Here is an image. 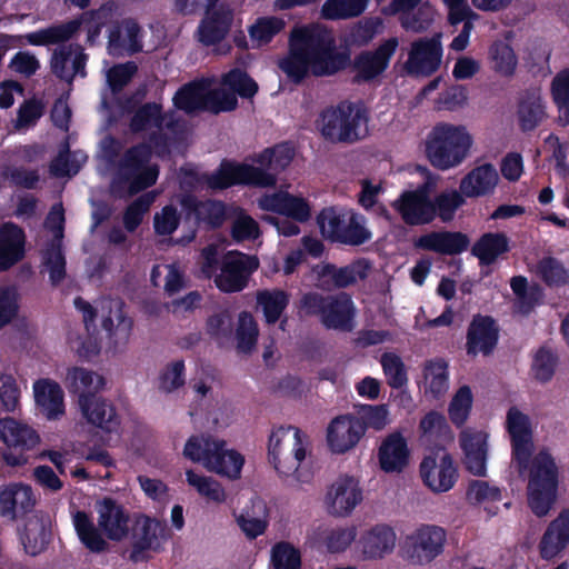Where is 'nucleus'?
Wrapping results in <instances>:
<instances>
[{"mask_svg":"<svg viewBox=\"0 0 569 569\" xmlns=\"http://www.w3.org/2000/svg\"><path fill=\"white\" fill-rule=\"evenodd\" d=\"M350 64V54L337 49L330 30L318 23L295 26L288 38V52L278 62L279 69L293 83H301L311 72L329 77Z\"/></svg>","mask_w":569,"mask_h":569,"instance_id":"1","label":"nucleus"},{"mask_svg":"<svg viewBox=\"0 0 569 569\" xmlns=\"http://www.w3.org/2000/svg\"><path fill=\"white\" fill-rule=\"evenodd\" d=\"M512 461L520 475H528V505L539 518L548 515L557 499L559 470L548 449H541L532 457V435L511 439Z\"/></svg>","mask_w":569,"mask_h":569,"instance_id":"2","label":"nucleus"},{"mask_svg":"<svg viewBox=\"0 0 569 569\" xmlns=\"http://www.w3.org/2000/svg\"><path fill=\"white\" fill-rule=\"evenodd\" d=\"M98 528L86 511H77L73 525L80 541L92 552L104 551L108 543L99 530L112 541H121L129 532V513L122 505L111 497H104L97 503Z\"/></svg>","mask_w":569,"mask_h":569,"instance_id":"3","label":"nucleus"},{"mask_svg":"<svg viewBox=\"0 0 569 569\" xmlns=\"http://www.w3.org/2000/svg\"><path fill=\"white\" fill-rule=\"evenodd\" d=\"M370 113L362 101L342 100L320 112L318 127L325 140L352 144L368 136Z\"/></svg>","mask_w":569,"mask_h":569,"instance_id":"4","label":"nucleus"},{"mask_svg":"<svg viewBox=\"0 0 569 569\" xmlns=\"http://www.w3.org/2000/svg\"><path fill=\"white\" fill-rule=\"evenodd\" d=\"M307 436L299 428L280 426L272 430L268 442V459L280 476H292L298 482L308 483L313 477L303 467L307 457Z\"/></svg>","mask_w":569,"mask_h":569,"instance_id":"5","label":"nucleus"},{"mask_svg":"<svg viewBox=\"0 0 569 569\" xmlns=\"http://www.w3.org/2000/svg\"><path fill=\"white\" fill-rule=\"evenodd\" d=\"M151 148L140 142L128 148L122 154L111 188L119 197L136 196L156 184L159 167L150 164Z\"/></svg>","mask_w":569,"mask_h":569,"instance_id":"6","label":"nucleus"},{"mask_svg":"<svg viewBox=\"0 0 569 569\" xmlns=\"http://www.w3.org/2000/svg\"><path fill=\"white\" fill-rule=\"evenodd\" d=\"M473 139L465 126L437 123L426 140V157L438 170L458 167L468 157Z\"/></svg>","mask_w":569,"mask_h":569,"instance_id":"7","label":"nucleus"},{"mask_svg":"<svg viewBox=\"0 0 569 569\" xmlns=\"http://www.w3.org/2000/svg\"><path fill=\"white\" fill-rule=\"evenodd\" d=\"M446 543L445 528L420 523L400 541V556L412 566L426 567L443 555Z\"/></svg>","mask_w":569,"mask_h":569,"instance_id":"8","label":"nucleus"},{"mask_svg":"<svg viewBox=\"0 0 569 569\" xmlns=\"http://www.w3.org/2000/svg\"><path fill=\"white\" fill-rule=\"evenodd\" d=\"M82 21L72 19L60 24H53L33 32L26 33L23 38L31 46L62 44L54 49L50 59L51 72L60 80L66 81L68 77L67 64L73 54L74 43L63 44L71 40L80 30Z\"/></svg>","mask_w":569,"mask_h":569,"instance_id":"9","label":"nucleus"},{"mask_svg":"<svg viewBox=\"0 0 569 569\" xmlns=\"http://www.w3.org/2000/svg\"><path fill=\"white\" fill-rule=\"evenodd\" d=\"M317 224L321 234L331 242L361 246L371 239V232L359 222L357 214L335 206L318 213Z\"/></svg>","mask_w":569,"mask_h":569,"instance_id":"10","label":"nucleus"},{"mask_svg":"<svg viewBox=\"0 0 569 569\" xmlns=\"http://www.w3.org/2000/svg\"><path fill=\"white\" fill-rule=\"evenodd\" d=\"M211 190H226L234 186L271 188L277 183V176L263 168L224 159L219 167L204 177Z\"/></svg>","mask_w":569,"mask_h":569,"instance_id":"11","label":"nucleus"},{"mask_svg":"<svg viewBox=\"0 0 569 569\" xmlns=\"http://www.w3.org/2000/svg\"><path fill=\"white\" fill-rule=\"evenodd\" d=\"M259 260L239 251L227 252L221 261L220 273L214 277L216 287L226 293L242 291L250 276L258 269Z\"/></svg>","mask_w":569,"mask_h":569,"instance_id":"12","label":"nucleus"},{"mask_svg":"<svg viewBox=\"0 0 569 569\" xmlns=\"http://www.w3.org/2000/svg\"><path fill=\"white\" fill-rule=\"evenodd\" d=\"M399 46L397 37H390L383 40L373 50H363L359 52L351 63L355 71L353 83H368L382 76L389 68L390 61Z\"/></svg>","mask_w":569,"mask_h":569,"instance_id":"13","label":"nucleus"},{"mask_svg":"<svg viewBox=\"0 0 569 569\" xmlns=\"http://www.w3.org/2000/svg\"><path fill=\"white\" fill-rule=\"evenodd\" d=\"M420 477L423 483L433 492H447L453 488L458 470L452 457L443 447H438L425 456L420 467Z\"/></svg>","mask_w":569,"mask_h":569,"instance_id":"14","label":"nucleus"},{"mask_svg":"<svg viewBox=\"0 0 569 569\" xmlns=\"http://www.w3.org/2000/svg\"><path fill=\"white\" fill-rule=\"evenodd\" d=\"M442 52L439 33L413 41L405 63L407 73L415 77L432 76L440 68Z\"/></svg>","mask_w":569,"mask_h":569,"instance_id":"15","label":"nucleus"},{"mask_svg":"<svg viewBox=\"0 0 569 569\" xmlns=\"http://www.w3.org/2000/svg\"><path fill=\"white\" fill-rule=\"evenodd\" d=\"M499 326L491 316L475 315L467 328V355L470 357L480 353L485 357L492 355L499 341Z\"/></svg>","mask_w":569,"mask_h":569,"instance_id":"16","label":"nucleus"},{"mask_svg":"<svg viewBox=\"0 0 569 569\" xmlns=\"http://www.w3.org/2000/svg\"><path fill=\"white\" fill-rule=\"evenodd\" d=\"M392 207L407 226H423L435 220L433 202L423 188L403 191Z\"/></svg>","mask_w":569,"mask_h":569,"instance_id":"17","label":"nucleus"},{"mask_svg":"<svg viewBox=\"0 0 569 569\" xmlns=\"http://www.w3.org/2000/svg\"><path fill=\"white\" fill-rule=\"evenodd\" d=\"M180 206L187 220H193L197 226L208 229L220 228L227 218V207L221 200H200L194 194L187 193L181 197Z\"/></svg>","mask_w":569,"mask_h":569,"instance_id":"18","label":"nucleus"},{"mask_svg":"<svg viewBox=\"0 0 569 569\" xmlns=\"http://www.w3.org/2000/svg\"><path fill=\"white\" fill-rule=\"evenodd\" d=\"M366 433V423L353 415L332 419L327 429V442L335 453H345L357 446Z\"/></svg>","mask_w":569,"mask_h":569,"instance_id":"19","label":"nucleus"},{"mask_svg":"<svg viewBox=\"0 0 569 569\" xmlns=\"http://www.w3.org/2000/svg\"><path fill=\"white\" fill-rule=\"evenodd\" d=\"M370 269V261L366 258H359L343 267L326 262L317 266L313 271L325 287L332 286L336 289H345L356 284L359 280L367 279Z\"/></svg>","mask_w":569,"mask_h":569,"instance_id":"20","label":"nucleus"},{"mask_svg":"<svg viewBox=\"0 0 569 569\" xmlns=\"http://www.w3.org/2000/svg\"><path fill=\"white\" fill-rule=\"evenodd\" d=\"M37 498L32 487L23 482H9L0 490V516L14 521L31 513Z\"/></svg>","mask_w":569,"mask_h":569,"instance_id":"21","label":"nucleus"},{"mask_svg":"<svg viewBox=\"0 0 569 569\" xmlns=\"http://www.w3.org/2000/svg\"><path fill=\"white\" fill-rule=\"evenodd\" d=\"M167 527L156 518L144 516L137 521L132 533L130 559L134 562L148 559L149 550L159 551Z\"/></svg>","mask_w":569,"mask_h":569,"instance_id":"22","label":"nucleus"},{"mask_svg":"<svg viewBox=\"0 0 569 569\" xmlns=\"http://www.w3.org/2000/svg\"><path fill=\"white\" fill-rule=\"evenodd\" d=\"M78 401L81 412L89 423L106 433L119 431L121 419L111 402L94 393L81 395Z\"/></svg>","mask_w":569,"mask_h":569,"instance_id":"23","label":"nucleus"},{"mask_svg":"<svg viewBox=\"0 0 569 569\" xmlns=\"http://www.w3.org/2000/svg\"><path fill=\"white\" fill-rule=\"evenodd\" d=\"M233 18V10L227 3L219 4L216 10L206 11L197 29L198 41L206 47L220 43L230 32Z\"/></svg>","mask_w":569,"mask_h":569,"instance_id":"24","label":"nucleus"},{"mask_svg":"<svg viewBox=\"0 0 569 569\" xmlns=\"http://www.w3.org/2000/svg\"><path fill=\"white\" fill-rule=\"evenodd\" d=\"M141 27L132 19L127 18L114 23L108 36V51L111 56L120 57L127 53L133 56L143 49Z\"/></svg>","mask_w":569,"mask_h":569,"instance_id":"25","label":"nucleus"},{"mask_svg":"<svg viewBox=\"0 0 569 569\" xmlns=\"http://www.w3.org/2000/svg\"><path fill=\"white\" fill-rule=\"evenodd\" d=\"M356 308L347 292L328 295V301L320 320L321 325L329 330L350 332L355 328Z\"/></svg>","mask_w":569,"mask_h":569,"instance_id":"26","label":"nucleus"},{"mask_svg":"<svg viewBox=\"0 0 569 569\" xmlns=\"http://www.w3.org/2000/svg\"><path fill=\"white\" fill-rule=\"evenodd\" d=\"M410 461V449L407 439L400 431L386 436L378 448V462L387 473L402 472Z\"/></svg>","mask_w":569,"mask_h":569,"instance_id":"27","label":"nucleus"},{"mask_svg":"<svg viewBox=\"0 0 569 569\" xmlns=\"http://www.w3.org/2000/svg\"><path fill=\"white\" fill-rule=\"evenodd\" d=\"M362 500V491L353 477L339 478L327 495L328 511L330 515L345 517L351 513Z\"/></svg>","mask_w":569,"mask_h":569,"instance_id":"28","label":"nucleus"},{"mask_svg":"<svg viewBox=\"0 0 569 569\" xmlns=\"http://www.w3.org/2000/svg\"><path fill=\"white\" fill-rule=\"evenodd\" d=\"M569 545V508L562 509L546 528L539 545V555L543 560L558 557Z\"/></svg>","mask_w":569,"mask_h":569,"instance_id":"29","label":"nucleus"},{"mask_svg":"<svg viewBox=\"0 0 569 569\" xmlns=\"http://www.w3.org/2000/svg\"><path fill=\"white\" fill-rule=\"evenodd\" d=\"M470 240L460 231H431L417 238L415 248L433 251L440 254L455 256L465 252Z\"/></svg>","mask_w":569,"mask_h":569,"instance_id":"30","label":"nucleus"},{"mask_svg":"<svg viewBox=\"0 0 569 569\" xmlns=\"http://www.w3.org/2000/svg\"><path fill=\"white\" fill-rule=\"evenodd\" d=\"M396 531L387 523H378L365 531L359 540L365 559L378 560L391 553L396 546Z\"/></svg>","mask_w":569,"mask_h":569,"instance_id":"31","label":"nucleus"},{"mask_svg":"<svg viewBox=\"0 0 569 569\" xmlns=\"http://www.w3.org/2000/svg\"><path fill=\"white\" fill-rule=\"evenodd\" d=\"M106 309L108 315L102 316V329L116 346L126 343L130 338L133 321L124 312V302L120 299H109L102 305V311Z\"/></svg>","mask_w":569,"mask_h":569,"instance_id":"32","label":"nucleus"},{"mask_svg":"<svg viewBox=\"0 0 569 569\" xmlns=\"http://www.w3.org/2000/svg\"><path fill=\"white\" fill-rule=\"evenodd\" d=\"M177 120L173 112H164L160 102H146L132 114L129 128L133 133L144 132L151 128L173 130Z\"/></svg>","mask_w":569,"mask_h":569,"instance_id":"33","label":"nucleus"},{"mask_svg":"<svg viewBox=\"0 0 569 569\" xmlns=\"http://www.w3.org/2000/svg\"><path fill=\"white\" fill-rule=\"evenodd\" d=\"M460 446L463 451V465L468 472L477 477L487 473V435L483 432H462Z\"/></svg>","mask_w":569,"mask_h":569,"instance_id":"34","label":"nucleus"},{"mask_svg":"<svg viewBox=\"0 0 569 569\" xmlns=\"http://www.w3.org/2000/svg\"><path fill=\"white\" fill-rule=\"evenodd\" d=\"M26 234L19 226L8 222L0 227V270H7L24 257Z\"/></svg>","mask_w":569,"mask_h":569,"instance_id":"35","label":"nucleus"},{"mask_svg":"<svg viewBox=\"0 0 569 569\" xmlns=\"http://www.w3.org/2000/svg\"><path fill=\"white\" fill-rule=\"evenodd\" d=\"M0 439L9 448L21 451L32 450L40 442V436L32 427L11 417L0 419Z\"/></svg>","mask_w":569,"mask_h":569,"instance_id":"36","label":"nucleus"},{"mask_svg":"<svg viewBox=\"0 0 569 569\" xmlns=\"http://www.w3.org/2000/svg\"><path fill=\"white\" fill-rule=\"evenodd\" d=\"M499 180L493 164L483 163L467 173L460 182V191L465 197L476 198L493 191Z\"/></svg>","mask_w":569,"mask_h":569,"instance_id":"37","label":"nucleus"},{"mask_svg":"<svg viewBox=\"0 0 569 569\" xmlns=\"http://www.w3.org/2000/svg\"><path fill=\"white\" fill-rule=\"evenodd\" d=\"M34 399L42 413L54 420L64 413L63 391L59 383L42 379L33 386Z\"/></svg>","mask_w":569,"mask_h":569,"instance_id":"38","label":"nucleus"},{"mask_svg":"<svg viewBox=\"0 0 569 569\" xmlns=\"http://www.w3.org/2000/svg\"><path fill=\"white\" fill-rule=\"evenodd\" d=\"M509 251V238L503 232H486L471 248V253L478 258L480 266H491Z\"/></svg>","mask_w":569,"mask_h":569,"instance_id":"39","label":"nucleus"},{"mask_svg":"<svg viewBox=\"0 0 569 569\" xmlns=\"http://www.w3.org/2000/svg\"><path fill=\"white\" fill-rule=\"evenodd\" d=\"M208 86L204 81H191L178 89L173 104L186 113L208 109Z\"/></svg>","mask_w":569,"mask_h":569,"instance_id":"40","label":"nucleus"},{"mask_svg":"<svg viewBox=\"0 0 569 569\" xmlns=\"http://www.w3.org/2000/svg\"><path fill=\"white\" fill-rule=\"evenodd\" d=\"M546 107L537 92H526L518 104V120L522 132L535 130L546 118Z\"/></svg>","mask_w":569,"mask_h":569,"instance_id":"41","label":"nucleus"},{"mask_svg":"<svg viewBox=\"0 0 569 569\" xmlns=\"http://www.w3.org/2000/svg\"><path fill=\"white\" fill-rule=\"evenodd\" d=\"M64 382L69 392L78 395L79 399L81 395H97L106 385L102 376L81 367L69 368Z\"/></svg>","mask_w":569,"mask_h":569,"instance_id":"42","label":"nucleus"},{"mask_svg":"<svg viewBox=\"0 0 569 569\" xmlns=\"http://www.w3.org/2000/svg\"><path fill=\"white\" fill-rule=\"evenodd\" d=\"M216 445L217 449L212 450L211 456L218 462L207 465V469L232 480L238 479L244 463L243 457L236 450H227L224 441L217 440Z\"/></svg>","mask_w":569,"mask_h":569,"instance_id":"43","label":"nucleus"},{"mask_svg":"<svg viewBox=\"0 0 569 569\" xmlns=\"http://www.w3.org/2000/svg\"><path fill=\"white\" fill-rule=\"evenodd\" d=\"M427 382L426 393L433 399H440L449 388L448 363L440 358L428 360L423 368Z\"/></svg>","mask_w":569,"mask_h":569,"instance_id":"44","label":"nucleus"},{"mask_svg":"<svg viewBox=\"0 0 569 569\" xmlns=\"http://www.w3.org/2000/svg\"><path fill=\"white\" fill-rule=\"evenodd\" d=\"M286 28V21L277 16L259 17L249 26L248 33L254 48L268 46Z\"/></svg>","mask_w":569,"mask_h":569,"instance_id":"45","label":"nucleus"},{"mask_svg":"<svg viewBox=\"0 0 569 569\" xmlns=\"http://www.w3.org/2000/svg\"><path fill=\"white\" fill-rule=\"evenodd\" d=\"M257 303L262 309L266 322L274 325L289 305V295L281 289L261 290L257 293Z\"/></svg>","mask_w":569,"mask_h":569,"instance_id":"46","label":"nucleus"},{"mask_svg":"<svg viewBox=\"0 0 569 569\" xmlns=\"http://www.w3.org/2000/svg\"><path fill=\"white\" fill-rule=\"evenodd\" d=\"M293 157L295 149L288 143H280L272 148H267L257 154L254 162L260 166L259 168H263L267 172H270L269 170L274 171L273 174L276 176V173L289 167Z\"/></svg>","mask_w":569,"mask_h":569,"instance_id":"47","label":"nucleus"},{"mask_svg":"<svg viewBox=\"0 0 569 569\" xmlns=\"http://www.w3.org/2000/svg\"><path fill=\"white\" fill-rule=\"evenodd\" d=\"M368 0H326L321 7V17L326 20H345L361 16Z\"/></svg>","mask_w":569,"mask_h":569,"instance_id":"48","label":"nucleus"},{"mask_svg":"<svg viewBox=\"0 0 569 569\" xmlns=\"http://www.w3.org/2000/svg\"><path fill=\"white\" fill-rule=\"evenodd\" d=\"M18 533L24 552L33 557L41 553L49 543V533L38 521L26 523L18 529Z\"/></svg>","mask_w":569,"mask_h":569,"instance_id":"49","label":"nucleus"},{"mask_svg":"<svg viewBox=\"0 0 569 569\" xmlns=\"http://www.w3.org/2000/svg\"><path fill=\"white\" fill-rule=\"evenodd\" d=\"M559 363V357L550 347L541 346L535 352L531 362L533 378L540 383L551 381Z\"/></svg>","mask_w":569,"mask_h":569,"instance_id":"50","label":"nucleus"},{"mask_svg":"<svg viewBox=\"0 0 569 569\" xmlns=\"http://www.w3.org/2000/svg\"><path fill=\"white\" fill-rule=\"evenodd\" d=\"M489 57L492 63V69L505 77H510L515 73L518 58L513 49L501 40L495 41L489 48Z\"/></svg>","mask_w":569,"mask_h":569,"instance_id":"51","label":"nucleus"},{"mask_svg":"<svg viewBox=\"0 0 569 569\" xmlns=\"http://www.w3.org/2000/svg\"><path fill=\"white\" fill-rule=\"evenodd\" d=\"M537 273L543 283L550 288L563 287L569 283V271L555 257H545L537 263Z\"/></svg>","mask_w":569,"mask_h":569,"instance_id":"52","label":"nucleus"},{"mask_svg":"<svg viewBox=\"0 0 569 569\" xmlns=\"http://www.w3.org/2000/svg\"><path fill=\"white\" fill-rule=\"evenodd\" d=\"M473 396L469 386L460 387L453 395L449 407V419L457 428H461L468 420L472 409Z\"/></svg>","mask_w":569,"mask_h":569,"instance_id":"53","label":"nucleus"},{"mask_svg":"<svg viewBox=\"0 0 569 569\" xmlns=\"http://www.w3.org/2000/svg\"><path fill=\"white\" fill-rule=\"evenodd\" d=\"M216 442L217 440L210 437L191 436L184 445L183 455L193 462H202L207 468V465L218 462L217 458L211 456L212 450L217 449Z\"/></svg>","mask_w":569,"mask_h":569,"instance_id":"54","label":"nucleus"},{"mask_svg":"<svg viewBox=\"0 0 569 569\" xmlns=\"http://www.w3.org/2000/svg\"><path fill=\"white\" fill-rule=\"evenodd\" d=\"M551 94L559 112V123L569 124V68L560 71L551 82Z\"/></svg>","mask_w":569,"mask_h":569,"instance_id":"55","label":"nucleus"},{"mask_svg":"<svg viewBox=\"0 0 569 569\" xmlns=\"http://www.w3.org/2000/svg\"><path fill=\"white\" fill-rule=\"evenodd\" d=\"M259 329L253 316L248 311L239 315L236 330L237 348L239 351L249 353L257 345Z\"/></svg>","mask_w":569,"mask_h":569,"instance_id":"56","label":"nucleus"},{"mask_svg":"<svg viewBox=\"0 0 569 569\" xmlns=\"http://www.w3.org/2000/svg\"><path fill=\"white\" fill-rule=\"evenodd\" d=\"M222 83L243 99L253 98L259 89L254 79H252L247 71L239 68L231 69L223 74Z\"/></svg>","mask_w":569,"mask_h":569,"instance_id":"57","label":"nucleus"},{"mask_svg":"<svg viewBox=\"0 0 569 569\" xmlns=\"http://www.w3.org/2000/svg\"><path fill=\"white\" fill-rule=\"evenodd\" d=\"M187 482L198 493L214 502H223L226 492L222 486L210 477L196 473L192 469L186 471Z\"/></svg>","mask_w":569,"mask_h":569,"instance_id":"58","label":"nucleus"},{"mask_svg":"<svg viewBox=\"0 0 569 569\" xmlns=\"http://www.w3.org/2000/svg\"><path fill=\"white\" fill-rule=\"evenodd\" d=\"M380 363L387 382L392 389H400L407 385V369L400 356L393 352H385L381 356Z\"/></svg>","mask_w":569,"mask_h":569,"instance_id":"59","label":"nucleus"},{"mask_svg":"<svg viewBox=\"0 0 569 569\" xmlns=\"http://www.w3.org/2000/svg\"><path fill=\"white\" fill-rule=\"evenodd\" d=\"M435 9L429 3H422L416 10L400 16V24L406 31L416 33L423 32L429 29L433 22Z\"/></svg>","mask_w":569,"mask_h":569,"instance_id":"60","label":"nucleus"},{"mask_svg":"<svg viewBox=\"0 0 569 569\" xmlns=\"http://www.w3.org/2000/svg\"><path fill=\"white\" fill-rule=\"evenodd\" d=\"M273 569H300L301 553L290 542H277L271 549Z\"/></svg>","mask_w":569,"mask_h":569,"instance_id":"61","label":"nucleus"},{"mask_svg":"<svg viewBox=\"0 0 569 569\" xmlns=\"http://www.w3.org/2000/svg\"><path fill=\"white\" fill-rule=\"evenodd\" d=\"M467 500L472 505L497 502L502 499L501 489L485 480H471L466 491Z\"/></svg>","mask_w":569,"mask_h":569,"instance_id":"62","label":"nucleus"},{"mask_svg":"<svg viewBox=\"0 0 569 569\" xmlns=\"http://www.w3.org/2000/svg\"><path fill=\"white\" fill-rule=\"evenodd\" d=\"M433 202L435 218L438 216L442 222H449L453 219L457 209L465 203L463 194L456 190L438 194Z\"/></svg>","mask_w":569,"mask_h":569,"instance_id":"63","label":"nucleus"},{"mask_svg":"<svg viewBox=\"0 0 569 569\" xmlns=\"http://www.w3.org/2000/svg\"><path fill=\"white\" fill-rule=\"evenodd\" d=\"M43 264L48 268L49 280L53 287L66 278V258L60 246L51 244L43 253Z\"/></svg>","mask_w":569,"mask_h":569,"instance_id":"64","label":"nucleus"}]
</instances>
